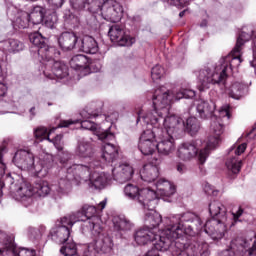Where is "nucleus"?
Wrapping results in <instances>:
<instances>
[{
	"instance_id": "f257e3e1",
	"label": "nucleus",
	"mask_w": 256,
	"mask_h": 256,
	"mask_svg": "<svg viewBox=\"0 0 256 256\" xmlns=\"http://www.w3.org/2000/svg\"><path fill=\"white\" fill-rule=\"evenodd\" d=\"M201 229H203L201 218L194 213L187 212L165 217L160 234L155 232V228L150 229L147 226L139 228L135 232L134 241L137 245L154 243V249L164 252L169 251L176 239H180L183 235L193 237L196 231H201Z\"/></svg>"
},
{
	"instance_id": "f03ea898",
	"label": "nucleus",
	"mask_w": 256,
	"mask_h": 256,
	"mask_svg": "<svg viewBox=\"0 0 256 256\" xmlns=\"http://www.w3.org/2000/svg\"><path fill=\"white\" fill-rule=\"evenodd\" d=\"M195 91L185 88L168 90L165 86L157 88L152 95L154 110L142 116L144 123H151L154 129H162L164 135L179 139L185 133V121L177 115L167 116L171 103L180 99H193Z\"/></svg>"
},
{
	"instance_id": "7ed1b4c3",
	"label": "nucleus",
	"mask_w": 256,
	"mask_h": 256,
	"mask_svg": "<svg viewBox=\"0 0 256 256\" xmlns=\"http://www.w3.org/2000/svg\"><path fill=\"white\" fill-rule=\"evenodd\" d=\"M253 37V29L244 27L240 33L236 45L230 54L223 56L216 64H208L196 71L199 91H206L211 85H225L227 75L237 69L243 63V45Z\"/></svg>"
},
{
	"instance_id": "20e7f679",
	"label": "nucleus",
	"mask_w": 256,
	"mask_h": 256,
	"mask_svg": "<svg viewBox=\"0 0 256 256\" xmlns=\"http://www.w3.org/2000/svg\"><path fill=\"white\" fill-rule=\"evenodd\" d=\"M73 156L69 152H64L60 158L62 168L58 173V187L55 188L58 193L65 195L71 191L72 181H89L93 169H100L101 162L93 160L88 165L85 164H71Z\"/></svg>"
},
{
	"instance_id": "39448f33",
	"label": "nucleus",
	"mask_w": 256,
	"mask_h": 256,
	"mask_svg": "<svg viewBox=\"0 0 256 256\" xmlns=\"http://www.w3.org/2000/svg\"><path fill=\"white\" fill-rule=\"evenodd\" d=\"M30 43L36 47L39 61L45 66L44 75L49 79H53V76L47 71H52L54 77L57 79H65L69 75V68L60 61H55L53 58L57 55V49L55 47L47 45V38L43 37L41 33L34 32L29 35Z\"/></svg>"
},
{
	"instance_id": "423d86ee",
	"label": "nucleus",
	"mask_w": 256,
	"mask_h": 256,
	"mask_svg": "<svg viewBox=\"0 0 256 256\" xmlns=\"http://www.w3.org/2000/svg\"><path fill=\"white\" fill-rule=\"evenodd\" d=\"M139 204L144 209V227L154 229L155 233L159 232V225L165 221L161 214L155 212L157 207V194L155 191L143 190L139 197Z\"/></svg>"
},
{
	"instance_id": "0eeeda50",
	"label": "nucleus",
	"mask_w": 256,
	"mask_h": 256,
	"mask_svg": "<svg viewBox=\"0 0 256 256\" xmlns=\"http://www.w3.org/2000/svg\"><path fill=\"white\" fill-rule=\"evenodd\" d=\"M70 215H76L82 221L81 231L82 233H91L92 235H98L101 233V216L97 213L95 206L85 204L80 211L70 213Z\"/></svg>"
},
{
	"instance_id": "6e6552de",
	"label": "nucleus",
	"mask_w": 256,
	"mask_h": 256,
	"mask_svg": "<svg viewBox=\"0 0 256 256\" xmlns=\"http://www.w3.org/2000/svg\"><path fill=\"white\" fill-rule=\"evenodd\" d=\"M223 131H225V126L221 119H211L210 124V133L211 136L208 138V141L204 143V148L200 149L198 154V161L200 165H204L205 161L209 158L211 151L217 148V145L221 143V135H223Z\"/></svg>"
},
{
	"instance_id": "1a4fd4ad",
	"label": "nucleus",
	"mask_w": 256,
	"mask_h": 256,
	"mask_svg": "<svg viewBox=\"0 0 256 256\" xmlns=\"http://www.w3.org/2000/svg\"><path fill=\"white\" fill-rule=\"evenodd\" d=\"M79 220H81V218L75 214H67L60 218L58 226H55L50 230L52 241L59 245L67 243V241L71 239V229L73 228V225L79 222Z\"/></svg>"
},
{
	"instance_id": "9d476101",
	"label": "nucleus",
	"mask_w": 256,
	"mask_h": 256,
	"mask_svg": "<svg viewBox=\"0 0 256 256\" xmlns=\"http://www.w3.org/2000/svg\"><path fill=\"white\" fill-rule=\"evenodd\" d=\"M3 185H9L10 193L16 201H21L24 207L33 205V186L27 182L15 183L11 175H7L4 179Z\"/></svg>"
},
{
	"instance_id": "9b49d317",
	"label": "nucleus",
	"mask_w": 256,
	"mask_h": 256,
	"mask_svg": "<svg viewBox=\"0 0 256 256\" xmlns=\"http://www.w3.org/2000/svg\"><path fill=\"white\" fill-rule=\"evenodd\" d=\"M148 129L140 136L139 150L142 155H153L157 151V137H161V128H155L151 123H145Z\"/></svg>"
},
{
	"instance_id": "f8f14e48",
	"label": "nucleus",
	"mask_w": 256,
	"mask_h": 256,
	"mask_svg": "<svg viewBox=\"0 0 256 256\" xmlns=\"http://www.w3.org/2000/svg\"><path fill=\"white\" fill-rule=\"evenodd\" d=\"M96 239L84 246L82 256H97V253H111L113 240L109 235L103 234V230L98 234H92Z\"/></svg>"
},
{
	"instance_id": "ddd939ff",
	"label": "nucleus",
	"mask_w": 256,
	"mask_h": 256,
	"mask_svg": "<svg viewBox=\"0 0 256 256\" xmlns=\"http://www.w3.org/2000/svg\"><path fill=\"white\" fill-rule=\"evenodd\" d=\"M99 13L105 21H110V23H117L123 18V6L114 0L112 2H105L102 5L96 4V12Z\"/></svg>"
},
{
	"instance_id": "4468645a",
	"label": "nucleus",
	"mask_w": 256,
	"mask_h": 256,
	"mask_svg": "<svg viewBox=\"0 0 256 256\" xmlns=\"http://www.w3.org/2000/svg\"><path fill=\"white\" fill-rule=\"evenodd\" d=\"M98 139L105 143L102 149V159L106 161V163H113L119 155L117 146L111 143V141H115V134L109 132V130H105L98 134Z\"/></svg>"
},
{
	"instance_id": "2eb2a0df",
	"label": "nucleus",
	"mask_w": 256,
	"mask_h": 256,
	"mask_svg": "<svg viewBox=\"0 0 256 256\" xmlns=\"http://www.w3.org/2000/svg\"><path fill=\"white\" fill-rule=\"evenodd\" d=\"M13 161L18 169H22V171H31V173L37 175V163H35V155H33L31 151L24 149L17 150Z\"/></svg>"
},
{
	"instance_id": "dca6fc26",
	"label": "nucleus",
	"mask_w": 256,
	"mask_h": 256,
	"mask_svg": "<svg viewBox=\"0 0 256 256\" xmlns=\"http://www.w3.org/2000/svg\"><path fill=\"white\" fill-rule=\"evenodd\" d=\"M45 19V8L41 6H35L31 13L23 12L21 16H18L16 19V25L20 29H25L29 23L33 25H39L43 23Z\"/></svg>"
},
{
	"instance_id": "f3484780",
	"label": "nucleus",
	"mask_w": 256,
	"mask_h": 256,
	"mask_svg": "<svg viewBox=\"0 0 256 256\" xmlns=\"http://www.w3.org/2000/svg\"><path fill=\"white\" fill-rule=\"evenodd\" d=\"M108 35L114 43H117L120 47H131L135 43V38L130 37L125 30V25L114 24L110 26Z\"/></svg>"
},
{
	"instance_id": "a211bd4d",
	"label": "nucleus",
	"mask_w": 256,
	"mask_h": 256,
	"mask_svg": "<svg viewBox=\"0 0 256 256\" xmlns=\"http://www.w3.org/2000/svg\"><path fill=\"white\" fill-rule=\"evenodd\" d=\"M205 147V143L201 140H195L192 142H184L178 146L177 157L181 159V161H191V159H199V147ZM197 151H199L197 153Z\"/></svg>"
},
{
	"instance_id": "6ab92c4d",
	"label": "nucleus",
	"mask_w": 256,
	"mask_h": 256,
	"mask_svg": "<svg viewBox=\"0 0 256 256\" xmlns=\"http://www.w3.org/2000/svg\"><path fill=\"white\" fill-rule=\"evenodd\" d=\"M215 95H217V92L211 91L210 101L198 100L196 111L200 119L204 121L207 119H216L217 114H215V110L217 109V105L215 104Z\"/></svg>"
},
{
	"instance_id": "aec40b11",
	"label": "nucleus",
	"mask_w": 256,
	"mask_h": 256,
	"mask_svg": "<svg viewBox=\"0 0 256 256\" xmlns=\"http://www.w3.org/2000/svg\"><path fill=\"white\" fill-rule=\"evenodd\" d=\"M204 231L213 241H219L225 237V233H227V221L212 218L206 221Z\"/></svg>"
},
{
	"instance_id": "412c9836",
	"label": "nucleus",
	"mask_w": 256,
	"mask_h": 256,
	"mask_svg": "<svg viewBox=\"0 0 256 256\" xmlns=\"http://www.w3.org/2000/svg\"><path fill=\"white\" fill-rule=\"evenodd\" d=\"M161 136H156V149L160 155H171L175 152V136L165 135L161 129Z\"/></svg>"
},
{
	"instance_id": "4be33fe9",
	"label": "nucleus",
	"mask_w": 256,
	"mask_h": 256,
	"mask_svg": "<svg viewBox=\"0 0 256 256\" xmlns=\"http://www.w3.org/2000/svg\"><path fill=\"white\" fill-rule=\"evenodd\" d=\"M99 113H101L100 109L93 111L89 108L82 110L80 113L82 119H84L80 122L81 128L86 129L87 131H96L98 137L99 133H103L104 131H97L99 126L89 119H95V117H99Z\"/></svg>"
},
{
	"instance_id": "5701e85b",
	"label": "nucleus",
	"mask_w": 256,
	"mask_h": 256,
	"mask_svg": "<svg viewBox=\"0 0 256 256\" xmlns=\"http://www.w3.org/2000/svg\"><path fill=\"white\" fill-rule=\"evenodd\" d=\"M161 163V159L154 158L151 163L146 164L140 170V177L142 181L146 183H153L159 177V167L158 165Z\"/></svg>"
},
{
	"instance_id": "b1692460",
	"label": "nucleus",
	"mask_w": 256,
	"mask_h": 256,
	"mask_svg": "<svg viewBox=\"0 0 256 256\" xmlns=\"http://www.w3.org/2000/svg\"><path fill=\"white\" fill-rule=\"evenodd\" d=\"M55 165V158L49 153H42L39 157V161L36 163V175L37 177H47L50 169H53Z\"/></svg>"
},
{
	"instance_id": "393cba45",
	"label": "nucleus",
	"mask_w": 256,
	"mask_h": 256,
	"mask_svg": "<svg viewBox=\"0 0 256 256\" xmlns=\"http://www.w3.org/2000/svg\"><path fill=\"white\" fill-rule=\"evenodd\" d=\"M133 166L129 164H120L119 166L112 169V175L115 179V181H118V183H125L127 181H130V179L133 177Z\"/></svg>"
},
{
	"instance_id": "a878e982",
	"label": "nucleus",
	"mask_w": 256,
	"mask_h": 256,
	"mask_svg": "<svg viewBox=\"0 0 256 256\" xmlns=\"http://www.w3.org/2000/svg\"><path fill=\"white\" fill-rule=\"evenodd\" d=\"M75 155L79 159H91L95 155V147L89 141L79 140L75 148Z\"/></svg>"
},
{
	"instance_id": "bb28decb",
	"label": "nucleus",
	"mask_w": 256,
	"mask_h": 256,
	"mask_svg": "<svg viewBox=\"0 0 256 256\" xmlns=\"http://www.w3.org/2000/svg\"><path fill=\"white\" fill-rule=\"evenodd\" d=\"M155 189L150 190L154 191L156 198L157 195H160V197H171L172 195H175V185H173L171 181L165 180L164 178L160 179L155 184Z\"/></svg>"
},
{
	"instance_id": "cd10ccee",
	"label": "nucleus",
	"mask_w": 256,
	"mask_h": 256,
	"mask_svg": "<svg viewBox=\"0 0 256 256\" xmlns=\"http://www.w3.org/2000/svg\"><path fill=\"white\" fill-rule=\"evenodd\" d=\"M58 43L63 51H73L79 43V39L73 32H63L58 38Z\"/></svg>"
},
{
	"instance_id": "c85d7f7f",
	"label": "nucleus",
	"mask_w": 256,
	"mask_h": 256,
	"mask_svg": "<svg viewBox=\"0 0 256 256\" xmlns=\"http://www.w3.org/2000/svg\"><path fill=\"white\" fill-rule=\"evenodd\" d=\"M97 169L99 168H95L92 170L88 181H90L91 185H93L95 189H105L107 183H109V174L101 172Z\"/></svg>"
},
{
	"instance_id": "c756f323",
	"label": "nucleus",
	"mask_w": 256,
	"mask_h": 256,
	"mask_svg": "<svg viewBox=\"0 0 256 256\" xmlns=\"http://www.w3.org/2000/svg\"><path fill=\"white\" fill-rule=\"evenodd\" d=\"M70 67L75 71H89V69H93V62L90 63L87 56L78 54L71 58Z\"/></svg>"
},
{
	"instance_id": "7c9ffc66",
	"label": "nucleus",
	"mask_w": 256,
	"mask_h": 256,
	"mask_svg": "<svg viewBox=\"0 0 256 256\" xmlns=\"http://www.w3.org/2000/svg\"><path fill=\"white\" fill-rule=\"evenodd\" d=\"M78 48L83 53H88L89 55H95L99 51V44L97 40L91 36H84L78 43Z\"/></svg>"
},
{
	"instance_id": "2f4dec72",
	"label": "nucleus",
	"mask_w": 256,
	"mask_h": 256,
	"mask_svg": "<svg viewBox=\"0 0 256 256\" xmlns=\"http://www.w3.org/2000/svg\"><path fill=\"white\" fill-rule=\"evenodd\" d=\"M209 213L212 219L227 221V207L219 201H213L209 204Z\"/></svg>"
},
{
	"instance_id": "473e14b6",
	"label": "nucleus",
	"mask_w": 256,
	"mask_h": 256,
	"mask_svg": "<svg viewBox=\"0 0 256 256\" xmlns=\"http://www.w3.org/2000/svg\"><path fill=\"white\" fill-rule=\"evenodd\" d=\"M70 5L75 11L88 9L91 13L97 12V2H95V0H70Z\"/></svg>"
},
{
	"instance_id": "72a5a7b5",
	"label": "nucleus",
	"mask_w": 256,
	"mask_h": 256,
	"mask_svg": "<svg viewBox=\"0 0 256 256\" xmlns=\"http://www.w3.org/2000/svg\"><path fill=\"white\" fill-rule=\"evenodd\" d=\"M143 191H155V190H151V188H143L139 190V187H137V185L130 184V183L124 187L125 197H127L128 199H132V201H138V203H139V197H141V193H143Z\"/></svg>"
},
{
	"instance_id": "f704fd0d",
	"label": "nucleus",
	"mask_w": 256,
	"mask_h": 256,
	"mask_svg": "<svg viewBox=\"0 0 256 256\" xmlns=\"http://www.w3.org/2000/svg\"><path fill=\"white\" fill-rule=\"evenodd\" d=\"M114 229L116 231H131L135 224L125 216H116L113 218Z\"/></svg>"
},
{
	"instance_id": "c9c22d12",
	"label": "nucleus",
	"mask_w": 256,
	"mask_h": 256,
	"mask_svg": "<svg viewBox=\"0 0 256 256\" xmlns=\"http://www.w3.org/2000/svg\"><path fill=\"white\" fill-rule=\"evenodd\" d=\"M245 93H247V85L240 82H234L228 88V95H230L232 99H241V97L245 96Z\"/></svg>"
},
{
	"instance_id": "e433bc0d",
	"label": "nucleus",
	"mask_w": 256,
	"mask_h": 256,
	"mask_svg": "<svg viewBox=\"0 0 256 256\" xmlns=\"http://www.w3.org/2000/svg\"><path fill=\"white\" fill-rule=\"evenodd\" d=\"M190 248L195 256H209V244L207 242H194Z\"/></svg>"
},
{
	"instance_id": "4c0bfd02",
	"label": "nucleus",
	"mask_w": 256,
	"mask_h": 256,
	"mask_svg": "<svg viewBox=\"0 0 256 256\" xmlns=\"http://www.w3.org/2000/svg\"><path fill=\"white\" fill-rule=\"evenodd\" d=\"M34 195H38V197H47L49 195L51 188L49 187V183L39 180L33 186Z\"/></svg>"
},
{
	"instance_id": "58836bf2",
	"label": "nucleus",
	"mask_w": 256,
	"mask_h": 256,
	"mask_svg": "<svg viewBox=\"0 0 256 256\" xmlns=\"http://www.w3.org/2000/svg\"><path fill=\"white\" fill-rule=\"evenodd\" d=\"M188 131L189 134L195 135L201 129V124L199 120L195 117H189L186 122H184V131Z\"/></svg>"
},
{
	"instance_id": "ea45409f",
	"label": "nucleus",
	"mask_w": 256,
	"mask_h": 256,
	"mask_svg": "<svg viewBox=\"0 0 256 256\" xmlns=\"http://www.w3.org/2000/svg\"><path fill=\"white\" fill-rule=\"evenodd\" d=\"M6 251H14L16 256H35V250H29L27 248H22L18 252L15 251V243L12 240L6 242L5 244Z\"/></svg>"
},
{
	"instance_id": "a19ab883",
	"label": "nucleus",
	"mask_w": 256,
	"mask_h": 256,
	"mask_svg": "<svg viewBox=\"0 0 256 256\" xmlns=\"http://www.w3.org/2000/svg\"><path fill=\"white\" fill-rule=\"evenodd\" d=\"M62 248L60 249V253L64 256H79L77 255V244L73 242V239H70L66 243L62 244Z\"/></svg>"
},
{
	"instance_id": "79ce46f5",
	"label": "nucleus",
	"mask_w": 256,
	"mask_h": 256,
	"mask_svg": "<svg viewBox=\"0 0 256 256\" xmlns=\"http://www.w3.org/2000/svg\"><path fill=\"white\" fill-rule=\"evenodd\" d=\"M4 47L8 53H19V51H23V44L21 41L17 39H8Z\"/></svg>"
},
{
	"instance_id": "37998d69",
	"label": "nucleus",
	"mask_w": 256,
	"mask_h": 256,
	"mask_svg": "<svg viewBox=\"0 0 256 256\" xmlns=\"http://www.w3.org/2000/svg\"><path fill=\"white\" fill-rule=\"evenodd\" d=\"M57 21H59L57 12L54 10H48L45 12L43 23L46 27H48V29H53L55 25H57Z\"/></svg>"
},
{
	"instance_id": "c03bdc74",
	"label": "nucleus",
	"mask_w": 256,
	"mask_h": 256,
	"mask_svg": "<svg viewBox=\"0 0 256 256\" xmlns=\"http://www.w3.org/2000/svg\"><path fill=\"white\" fill-rule=\"evenodd\" d=\"M57 128H52L50 131L47 130V128L40 126L34 130V137L37 139V141H45V139L49 138L51 133H55V130Z\"/></svg>"
},
{
	"instance_id": "a18cd8bd",
	"label": "nucleus",
	"mask_w": 256,
	"mask_h": 256,
	"mask_svg": "<svg viewBox=\"0 0 256 256\" xmlns=\"http://www.w3.org/2000/svg\"><path fill=\"white\" fill-rule=\"evenodd\" d=\"M241 160H238L236 157L229 158L226 161V167L228 171H231V173L237 174L239 171H241Z\"/></svg>"
},
{
	"instance_id": "49530a36",
	"label": "nucleus",
	"mask_w": 256,
	"mask_h": 256,
	"mask_svg": "<svg viewBox=\"0 0 256 256\" xmlns=\"http://www.w3.org/2000/svg\"><path fill=\"white\" fill-rule=\"evenodd\" d=\"M163 75H165V69L161 65H156L152 68L151 77L153 81H159Z\"/></svg>"
},
{
	"instance_id": "de8ad7c7",
	"label": "nucleus",
	"mask_w": 256,
	"mask_h": 256,
	"mask_svg": "<svg viewBox=\"0 0 256 256\" xmlns=\"http://www.w3.org/2000/svg\"><path fill=\"white\" fill-rule=\"evenodd\" d=\"M7 151V147L1 146L0 147V179L5 175V163L1 162V159H3V153ZM3 185V183L0 182V187ZM0 197H3V190L0 188Z\"/></svg>"
},
{
	"instance_id": "09e8293b",
	"label": "nucleus",
	"mask_w": 256,
	"mask_h": 256,
	"mask_svg": "<svg viewBox=\"0 0 256 256\" xmlns=\"http://www.w3.org/2000/svg\"><path fill=\"white\" fill-rule=\"evenodd\" d=\"M47 141L50 143H53V145L56 147L58 151H63V135L58 134L55 136L54 139L47 138Z\"/></svg>"
},
{
	"instance_id": "8fccbe9b",
	"label": "nucleus",
	"mask_w": 256,
	"mask_h": 256,
	"mask_svg": "<svg viewBox=\"0 0 256 256\" xmlns=\"http://www.w3.org/2000/svg\"><path fill=\"white\" fill-rule=\"evenodd\" d=\"M219 117L217 119H220L221 122H223V119H226V121H229L231 119V113L229 112V105L223 106L219 112Z\"/></svg>"
},
{
	"instance_id": "3c124183",
	"label": "nucleus",
	"mask_w": 256,
	"mask_h": 256,
	"mask_svg": "<svg viewBox=\"0 0 256 256\" xmlns=\"http://www.w3.org/2000/svg\"><path fill=\"white\" fill-rule=\"evenodd\" d=\"M235 245H239L240 251H243V249H249V241H247L243 238H238V239L232 241V247H235Z\"/></svg>"
},
{
	"instance_id": "603ef678",
	"label": "nucleus",
	"mask_w": 256,
	"mask_h": 256,
	"mask_svg": "<svg viewBox=\"0 0 256 256\" xmlns=\"http://www.w3.org/2000/svg\"><path fill=\"white\" fill-rule=\"evenodd\" d=\"M64 3H65V0H48V4L53 9V11L57 9H61Z\"/></svg>"
},
{
	"instance_id": "864d4df0",
	"label": "nucleus",
	"mask_w": 256,
	"mask_h": 256,
	"mask_svg": "<svg viewBox=\"0 0 256 256\" xmlns=\"http://www.w3.org/2000/svg\"><path fill=\"white\" fill-rule=\"evenodd\" d=\"M233 149H235V155H242V153H245V150L247 149V143H242L238 146L234 145L231 147V151H233Z\"/></svg>"
},
{
	"instance_id": "5fc2aeb1",
	"label": "nucleus",
	"mask_w": 256,
	"mask_h": 256,
	"mask_svg": "<svg viewBox=\"0 0 256 256\" xmlns=\"http://www.w3.org/2000/svg\"><path fill=\"white\" fill-rule=\"evenodd\" d=\"M204 191L207 195H213L214 197H217V194L219 193V191L215 190L210 184L204 186Z\"/></svg>"
},
{
	"instance_id": "6e6d98bb",
	"label": "nucleus",
	"mask_w": 256,
	"mask_h": 256,
	"mask_svg": "<svg viewBox=\"0 0 256 256\" xmlns=\"http://www.w3.org/2000/svg\"><path fill=\"white\" fill-rule=\"evenodd\" d=\"M75 123H79V120H74V121L73 120H63L58 125V128L69 127V125H75Z\"/></svg>"
},
{
	"instance_id": "4d7b16f0",
	"label": "nucleus",
	"mask_w": 256,
	"mask_h": 256,
	"mask_svg": "<svg viewBox=\"0 0 256 256\" xmlns=\"http://www.w3.org/2000/svg\"><path fill=\"white\" fill-rule=\"evenodd\" d=\"M241 215H243V209L241 208H239L237 212H232V217L236 222L239 221V217H241Z\"/></svg>"
},
{
	"instance_id": "13d9d810",
	"label": "nucleus",
	"mask_w": 256,
	"mask_h": 256,
	"mask_svg": "<svg viewBox=\"0 0 256 256\" xmlns=\"http://www.w3.org/2000/svg\"><path fill=\"white\" fill-rule=\"evenodd\" d=\"M249 256H256V241L253 242L252 246L247 249Z\"/></svg>"
},
{
	"instance_id": "bf43d9fd",
	"label": "nucleus",
	"mask_w": 256,
	"mask_h": 256,
	"mask_svg": "<svg viewBox=\"0 0 256 256\" xmlns=\"http://www.w3.org/2000/svg\"><path fill=\"white\" fill-rule=\"evenodd\" d=\"M177 171L178 173H187V166H185L184 164H178L177 165Z\"/></svg>"
},
{
	"instance_id": "052dcab7",
	"label": "nucleus",
	"mask_w": 256,
	"mask_h": 256,
	"mask_svg": "<svg viewBox=\"0 0 256 256\" xmlns=\"http://www.w3.org/2000/svg\"><path fill=\"white\" fill-rule=\"evenodd\" d=\"M159 251L161 250H157L156 248L155 249H152V250H149L145 256H159Z\"/></svg>"
},
{
	"instance_id": "680f3d73",
	"label": "nucleus",
	"mask_w": 256,
	"mask_h": 256,
	"mask_svg": "<svg viewBox=\"0 0 256 256\" xmlns=\"http://www.w3.org/2000/svg\"><path fill=\"white\" fill-rule=\"evenodd\" d=\"M7 93V86L3 83H0V97H3Z\"/></svg>"
},
{
	"instance_id": "e2e57ef3",
	"label": "nucleus",
	"mask_w": 256,
	"mask_h": 256,
	"mask_svg": "<svg viewBox=\"0 0 256 256\" xmlns=\"http://www.w3.org/2000/svg\"><path fill=\"white\" fill-rule=\"evenodd\" d=\"M29 113L31 115V119H33V117H35V115H37V108H35V107L30 108Z\"/></svg>"
},
{
	"instance_id": "0e129e2a",
	"label": "nucleus",
	"mask_w": 256,
	"mask_h": 256,
	"mask_svg": "<svg viewBox=\"0 0 256 256\" xmlns=\"http://www.w3.org/2000/svg\"><path fill=\"white\" fill-rule=\"evenodd\" d=\"M107 205L106 201H102L99 203L98 205V209H100L101 211H103V209H105V206Z\"/></svg>"
},
{
	"instance_id": "69168bd1",
	"label": "nucleus",
	"mask_w": 256,
	"mask_h": 256,
	"mask_svg": "<svg viewBox=\"0 0 256 256\" xmlns=\"http://www.w3.org/2000/svg\"><path fill=\"white\" fill-rule=\"evenodd\" d=\"M5 239V233L0 231V243H3V240Z\"/></svg>"
},
{
	"instance_id": "338daca9",
	"label": "nucleus",
	"mask_w": 256,
	"mask_h": 256,
	"mask_svg": "<svg viewBox=\"0 0 256 256\" xmlns=\"http://www.w3.org/2000/svg\"><path fill=\"white\" fill-rule=\"evenodd\" d=\"M141 115H143V111H139L138 112V118H137V123H139L141 121Z\"/></svg>"
},
{
	"instance_id": "774afa93",
	"label": "nucleus",
	"mask_w": 256,
	"mask_h": 256,
	"mask_svg": "<svg viewBox=\"0 0 256 256\" xmlns=\"http://www.w3.org/2000/svg\"><path fill=\"white\" fill-rule=\"evenodd\" d=\"M185 13H186L185 10L181 11V12L179 13V17H185Z\"/></svg>"
}]
</instances>
